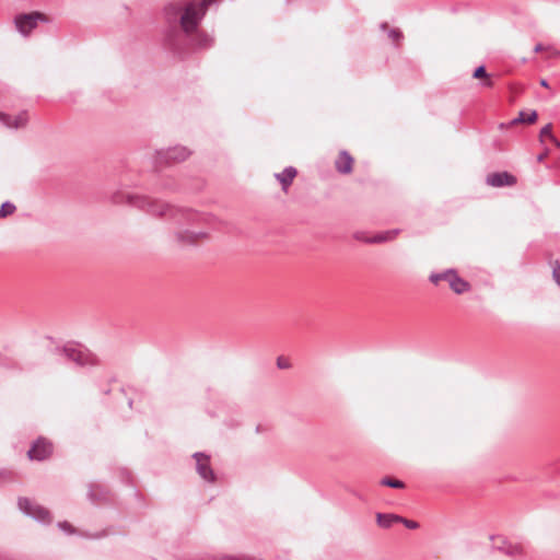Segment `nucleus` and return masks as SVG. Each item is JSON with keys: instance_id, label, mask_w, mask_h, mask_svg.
Wrapping results in <instances>:
<instances>
[{"instance_id": "obj_1", "label": "nucleus", "mask_w": 560, "mask_h": 560, "mask_svg": "<svg viewBox=\"0 0 560 560\" xmlns=\"http://www.w3.org/2000/svg\"><path fill=\"white\" fill-rule=\"evenodd\" d=\"M214 0L191 1L188 3H172L167 7L171 14H180V26L186 33H192L205 14L208 5Z\"/></svg>"}, {"instance_id": "obj_2", "label": "nucleus", "mask_w": 560, "mask_h": 560, "mask_svg": "<svg viewBox=\"0 0 560 560\" xmlns=\"http://www.w3.org/2000/svg\"><path fill=\"white\" fill-rule=\"evenodd\" d=\"M39 20H44V15L39 12H32L18 15L14 23L18 31L26 36L37 26Z\"/></svg>"}, {"instance_id": "obj_3", "label": "nucleus", "mask_w": 560, "mask_h": 560, "mask_svg": "<svg viewBox=\"0 0 560 560\" xmlns=\"http://www.w3.org/2000/svg\"><path fill=\"white\" fill-rule=\"evenodd\" d=\"M51 444L45 439H38L27 453L30 459L43 460L50 456Z\"/></svg>"}, {"instance_id": "obj_4", "label": "nucleus", "mask_w": 560, "mask_h": 560, "mask_svg": "<svg viewBox=\"0 0 560 560\" xmlns=\"http://www.w3.org/2000/svg\"><path fill=\"white\" fill-rule=\"evenodd\" d=\"M445 281L448 282L450 288L456 294H463L470 289V284L463 278L458 277L454 270L445 271Z\"/></svg>"}, {"instance_id": "obj_5", "label": "nucleus", "mask_w": 560, "mask_h": 560, "mask_svg": "<svg viewBox=\"0 0 560 560\" xmlns=\"http://www.w3.org/2000/svg\"><path fill=\"white\" fill-rule=\"evenodd\" d=\"M516 177L508 172L491 173L487 176V184L492 187L513 186Z\"/></svg>"}, {"instance_id": "obj_6", "label": "nucleus", "mask_w": 560, "mask_h": 560, "mask_svg": "<svg viewBox=\"0 0 560 560\" xmlns=\"http://www.w3.org/2000/svg\"><path fill=\"white\" fill-rule=\"evenodd\" d=\"M19 506L25 513L37 517L39 520L46 521L49 517V512L42 506H34L27 499H20Z\"/></svg>"}, {"instance_id": "obj_7", "label": "nucleus", "mask_w": 560, "mask_h": 560, "mask_svg": "<svg viewBox=\"0 0 560 560\" xmlns=\"http://www.w3.org/2000/svg\"><path fill=\"white\" fill-rule=\"evenodd\" d=\"M195 458L199 475L206 480L213 481L214 475L209 466V457L203 454H196Z\"/></svg>"}, {"instance_id": "obj_8", "label": "nucleus", "mask_w": 560, "mask_h": 560, "mask_svg": "<svg viewBox=\"0 0 560 560\" xmlns=\"http://www.w3.org/2000/svg\"><path fill=\"white\" fill-rule=\"evenodd\" d=\"M298 175V170L293 166H289L284 168L281 173L276 174V178L281 184L282 190L284 192L288 191L290 185L293 183L294 178Z\"/></svg>"}, {"instance_id": "obj_9", "label": "nucleus", "mask_w": 560, "mask_h": 560, "mask_svg": "<svg viewBox=\"0 0 560 560\" xmlns=\"http://www.w3.org/2000/svg\"><path fill=\"white\" fill-rule=\"evenodd\" d=\"M335 164L340 173H350L353 166V158L347 152H340Z\"/></svg>"}, {"instance_id": "obj_10", "label": "nucleus", "mask_w": 560, "mask_h": 560, "mask_svg": "<svg viewBox=\"0 0 560 560\" xmlns=\"http://www.w3.org/2000/svg\"><path fill=\"white\" fill-rule=\"evenodd\" d=\"M537 120V113L532 110L529 113L520 112L518 117L510 122V126L517 124H534Z\"/></svg>"}, {"instance_id": "obj_11", "label": "nucleus", "mask_w": 560, "mask_h": 560, "mask_svg": "<svg viewBox=\"0 0 560 560\" xmlns=\"http://www.w3.org/2000/svg\"><path fill=\"white\" fill-rule=\"evenodd\" d=\"M0 119L9 127H14V128H18V127H22L25 125L26 122V117L25 115H19L18 117L15 118H11L10 116L8 115H4V114H0Z\"/></svg>"}, {"instance_id": "obj_12", "label": "nucleus", "mask_w": 560, "mask_h": 560, "mask_svg": "<svg viewBox=\"0 0 560 560\" xmlns=\"http://www.w3.org/2000/svg\"><path fill=\"white\" fill-rule=\"evenodd\" d=\"M401 520L400 516L394 514H377L376 521L377 524L382 527H389L393 523L399 522Z\"/></svg>"}, {"instance_id": "obj_13", "label": "nucleus", "mask_w": 560, "mask_h": 560, "mask_svg": "<svg viewBox=\"0 0 560 560\" xmlns=\"http://www.w3.org/2000/svg\"><path fill=\"white\" fill-rule=\"evenodd\" d=\"M472 77L475 79L482 80V84L487 88H491L493 85V82L491 80V77L487 73L486 68L483 66L478 67L475 71Z\"/></svg>"}, {"instance_id": "obj_14", "label": "nucleus", "mask_w": 560, "mask_h": 560, "mask_svg": "<svg viewBox=\"0 0 560 560\" xmlns=\"http://www.w3.org/2000/svg\"><path fill=\"white\" fill-rule=\"evenodd\" d=\"M66 351L68 357L79 364H85L89 362L88 355L81 350L67 349Z\"/></svg>"}, {"instance_id": "obj_15", "label": "nucleus", "mask_w": 560, "mask_h": 560, "mask_svg": "<svg viewBox=\"0 0 560 560\" xmlns=\"http://www.w3.org/2000/svg\"><path fill=\"white\" fill-rule=\"evenodd\" d=\"M397 234H398V231H396V230L386 231V232H383V233H380V234L375 235L371 240V242L384 243V242L393 241V240L396 238Z\"/></svg>"}, {"instance_id": "obj_16", "label": "nucleus", "mask_w": 560, "mask_h": 560, "mask_svg": "<svg viewBox=\"0 0 560 560\" xmlns=\"http://www.w3.org/2000/svg\"><path fill=\"white\" fill-rule=\"evenodd\" d=\"M15 211V206L10 202H4L0 208V218H5Z\"/></svg>"}, {"instance_id": "obj_17", "label": "nucleus", "mask_w": 560, "mask_h": 560, "mask_svg": "<svg viewBox=\"0 0 560 560\" xmlns=\"http://www.w3.org/2000/svg\"><path fill=\"white\" fill-rule=\"evenodd\" d=\"M547 137L549 140H551L555 136L552 135V125L551 124H547L546 126H544L540 130V133H539V140L540 142L544 141V138Z\"/></svg>"}, {"instance_id": "obj_18", "label": "nucleus", "mask_w": 560, "mask_h": 560, "mask_svg": "<svg viewBox=\"0 0 560 560\" xmlns=\"http://www.w3.org/2000/svg\"><path fill=\"white\" fill-rule=\"evenodd\" d=\"M510 92L512 94L510 101L513 103L515 101V97L518 94H522L524 92V86L522 84H518V83L511 84L510 85Z\"/></svg>"}, {"instance_id": "obj_19", "label": "nucleus", "mask_w": 560, "mask_h": 560, "mask_svg": "<svg viewBox=\"0 0 560 560\" xmlns=\"http://www.w3.org/2000/svg\"><path fill=\"white\" fill-rule=\"evenodd\" d=\"M382 485L399 489L405 487L404 482H401L400 480L390 478L383 479Z\"/></svg>"}, {"instance_id": "obj_20", "label": "nucleus", "mask_w": 560, "mask_h": 560, "mask_svg": "<svg viewBox=\"0 0 560 560\" xmlns=\"http://www.w3.org/2000/svg\"><path fill=\"white\" fill-rule=\"evenodd\" d=\"M388 37L393 43L396 45L399 44L400 39L402 38V33L399 30L393 28L388 33Z\"/></svg>"}, {"instance_id": "obj_21", "label": "nucleus", "mask_w": 560, "mask_h": 560, "mask_svg": "<svg viewBox=\"0 0 560 560\" xmlns=\"http://www.w3.org/2000/svg\"><path fill=\"white\" fill-rule=\"evenodd\" d=\"M399 522H401L407 528H410V529H417L419 527V524L411 520L401 517V520Z\"/></svg>"}, {"instance_id": "obj_22", "label": "nucleus", "mask_w": 560, "mask_h": 560, "mask_svg": "<svg viewBox=\"0 0 560 560\" xmlns=\"http://www.w3.org/2000/svg\"><path fill=\"white\" fill-rule=\"evenodd\" d=\"M441 280H445V272L430 276V281L434 284H438Z\"/></svg>"}, {"instance_id": "obj_23", "label": "nucleus", "mask_w": 560, "mask_h": 560, "mask_svg": "<svg viewBox=\"0 0 560 560\" xmlns=\"http://www.w3.org/2000/svg\"><path fill=\"white\" fill-rule=\"evenodd\" d=\"M277 364L280 369L290 368V363H289L288 359H285V358H278Z\"/></svg>"}, {"instance_id": "obj_24", "label": "nucleus", "mask_w": 560, "mask_h": 560, "mask_svg": "<svg viewBox=\"0 0 560 560\" xmlns=\"http://www.w3.org/2000/svg\"><path fill=\"white\" fill-rule=\"evenodd\" d=\"M553 278H555L556 282L560 285V265L559 264L553 268Z\"/></svg>"}, {"instance_id": "obj_25", "label": "nucleus", "mask_w": 560, "mask_h": 560, "mask_svg": "<svg viewBox=\"0 0 560 560\" xmlns=\"http://www.w3.org/2000/svg\"><path fill=\"white\" fill-rule=\"evenodd\" d=\"M549 49H551V46H545V45H542V44H537V45L535 46V48H534V50H535L536 52H539V51H547V50H549Z\"/></svg>"}, {"instance_id": "obj_26", "label": "nucleus", "mask_w": 560, "mask_h": 560, "mask_svg": "<svg viewBox=\"0 0 560 560\" xmlns=\"http://www.w3.org/2000/svg\"><path fill=\"white\" fill-rule=\"evenodd\" d=\"M549 155V151L548 150H545L542 153H540L538 156H537V160L538 162H542L545 161V159Z\"/></svg>"}, {"instance_id": "obj_27", "label": "nucleus", "mask_w": 560, "mask_h": 560, "mask_svg": "<svg viewBox=\"0 0 560 560\" xmlns=\"http://www.w3.org/2000/svg\"><path fill=\"white\" fill-rule=\"evenodd\" d=\"M549 52V57H557L560 55V51L555 49L552 46H551V49L547 50Z\"/></svg>"}, {"instance_id": "obj_28", "label": "nucleus", "mask_w": 560, "mask_h": 560, "mask_svg": "<svg viewBox=\"0 0 560 560\" xmlns=\"http://www.w3.org/2000/svg\"><path fill=\"white\" fill-rule=\"evenodd\" d=\"M550 141H551L556 147L560 148V142L558 141V139H557V138H555V137H553Z\"/></svg>"}, {"instance_id": "obj_29", "label": "nucleus", "mask_w": 560, "mask_h": 560, "mask_svg": "<svg viewBox=\"0 0 560 560\" xmlns=\"http://www.w3.org/2000/svg\"><path fill=\"white\" fill-rule=\"evenodd\" d=\"M540 84H541L542 86H545V88H547V86H548V83L546 82V80H541V81H540Z\"/></svg>"}, {"instance_id": "obj_30", "label": "nucleus", "mask_w": 560, "mask_h": 560, "mask_svg": "<svg viewBox=\"0 0 560 560\" xmlns=\"http://www.w3.org/2000/svg\"><path fill=\"white\" fill-rule=\"evenodd\" d=\"M61 527L66 528V527H69V525L65 523V524H61Z\"/></svg>"}]
</instances>
